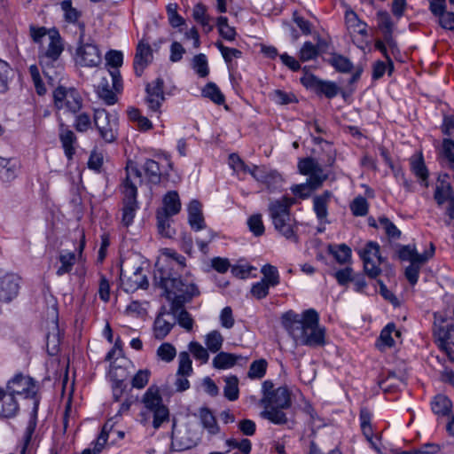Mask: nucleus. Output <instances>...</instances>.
I'll return each mask as SVG.
<instances>
[{
  "instance_id": "nucleus-1",
  "label": "nucleus",
  "mask_w": 454,
  "mask_h": 454,
  "mask_svg": "<svg viewBox=\"0 0 454 454\" xmlns=\"http://www.w3.org/2000/svg\"><path fill=\"white\" fill-rule=\"evenodd\" d=\"M281 320L283 327L296 346L315 348L325 345V328L320 325L316 309H306L301 315L289 310L283 314Z\"/></svg>"
},
{
  "instance_id": "nucleus-2",
  "label": "nucleus",
  "mask_w": 454,
  "mask_h": 454,
  "mask_svg": "<svg viewBox=\"0 0 454 454\" xmlns=\"http://www.w3.org/2000/svg\"><path fill=\"white\" fill-rule=\"evenodd\" d=\"M166 292H164L166 298L170 301L168 313L171 314L173 319H176V324L184 328L186 331H191L193 326V319L191 314L184 309V304L191 301L193 297L200 294V291L194 283L167 282L164 284Z\"/></svg>"
},
{
  "instance_id": "nucleus-3",
  "label": "nucleus",
  "mask_w": 454,
  "mask_h": 454,
  "mask_svg": "<svg viewBox=\"0 0 454 454\" xmlns=\"http://www.w3.org/2000/svg\"><path fill=\"white\" fill-rule=\"evenodd\" d=\"M6 390L14 397L16 395H24L25 398L34 399V407L25 431L23 438L24 444L20 450V454H25L37 424V411L39 405V400L35 398L37 386L33 378L25 376L22 373H18L8 381Z\"/></svg>"
},
{
  "instance_id": "nucleus-4",
  "label": "nucleus",
  "mask_w": 454,
  "mask_h": 454,
  "mask_svg": "<svg viewBox=\"0 0 454 454\" xmlns=\"http://www.w3.org/2000/svg\"><path fill=\"white\" fill-rule=\"evenodd\" d=\"M294 201L293 198L283 196L279 200H271L268 211L274 229L286 239L297 243V222L290 213V207Z\"/></svg>"
},
{
  "instance_id": "nucleus-5",
  "label": "nucleus",
  "mask_w": 454,
  "mask_h": 454,
  "mask_svg": "<svg viewBox=\"0 0 454 454\" xmlns=\"http://www.w3.org/2000/svg\"><path fill=\"white\" fill-rule=\"evenodd\" d=\"M185 266V258L176 253L172 254L171 260L166 262L162 265L157 263L156 270L154 271V281L160 288L166 292L165 283L167 282H177L180 281L184 283H193L188 278H183L180 277L179 270H182Z\"/></svg>"
},
{
  "instance_id": "nucleus-6",
  "label": "nucleus",
  "mask_w": 454,
  "mask_h": 454,
  "mask_svg": "<svg viewBox=\"0 0 454 454\" xmlns=\"http://www.w3.org/2000/svg\"><path fill=\"white\" fill-rule=\"evenodd\" d=\"M50 43L44 52L39 55V64L43 68V73L50 82H53L58 72L53 69V65L57 62L64 51L61 37L57 31L49 35Z\"/></svg>"
},
{
  "instance_id": "nucleus-7",
  "label": "nucleus",
  "mask_w": 454,
  "mask_h": 454,
  "mask_svg": "<svg viewBox=\"0 0 454 454\" xmlns=\"http://www.w3.org/2000/svg\"><path fill=\"white\" fill-rule=\"evenodd\" d=\"M53 102L58 110L76 114L82 108L83 101L76 89L59 85L53 91Z\"/></svg>"
},
{
  "instance_id": "nucleus-8",
  "label": "nucleus",
  "mask_w": 454,
  "mask_h": 454,
  "mask_svg": "<svg viewBox=\"0 0 454 454\" xmlns=\"http://www.w3.org/2000/svg\"><path fill=\"white\" fill-rule=\"evenodd\" d=\"M93 122L100 137L106 143H114L118 137L119 119L103 108L94 110Z\"/></svg>"
},
{
  "instance_id": "nucleus-9",
  "label": "nucleus",
  "mask_w": 454,
  "mask_h": 454,
  "mask_svg": "<svg viewBox=\"0 0 454 454\" xmlns=\"http://www.w3.org/2000/svg\"><path fill=\"white\" fill-rule=\"evenodd\" d=\"M359 256L364 263V270L371 278H376L381 273L380 265L383 258L380 254V245L375 241H369L365 247L359 250Z\"/></svg>"
},
{
  "instance_id": "nucleus-10",
  "label": "nucleus",
  "mask_w": 454,
  "mask_h": 454,
  "mask_svg": "<svg viewBox=\"0 0 454 454\" xmlns=\"http://www.w3.org/2000/svg\"><path fill=\"white\" fill-rule=\"evenodd\" d=\"M298 168L302 175L309 176L306 183L312 191L318 189L328 178L322 166L311 157L301 159L298 162Z\"/></svg>"
},
{
  "instance_id": "nucleus-11",
  "label": "nucleus",
  "mask_w": 454,
  "mask_h": 454,
  "mask_svg": "<svg viewBox=\"0 0 454 454\" xmlns=\"http://www.w3.org/2000/svg\"><path fill=\"white\" fill-rule=\"evenodd\" d=\"M301 82L317 94H323L328 98L336 97L339 92V88L333 82L323 81L314 74H305L301 78Z\"/></svg>"
},
{
  "instance_id": "nucleus-12",
  "label": "nucleus",
  "mask_w": 454,
  "mask_h": 454,
  "mask_svg": "<svg viewBox=\"0 0 454 454\" xmlns=\"http://www.w3.org/2000/svg\"><path fill=\"white\" fill-rule=\"evenodd\" d=\"M82 35L80 36V45L76 50L78 63L84 67H98L102 60L101 53L98 46L90 43H82Z\"/></svg>"
},
{
  "instance_id": "nucleus-13",
  "label": "nucleus",
  "mask_w": 454,
  "mask_h": 454,
  "mask_svg": "<svg viewBox=\"0 0 454 454\" xmlns=\"http://www.w3.org/2000/svg\"><path fill=\"white\" fill-rule=\"evenodd\" d=\"M327 62L339 73L348 74L355 69L348 80L350 84L356 82L363 73L362 67H355L349 59L339 53H332Z\"/></svg>"
},
{
  "instance_id": "nucleus-14",
  "label": "nucleus",
  "mask_w": 454,
  "mask_h": 454,
  "mask_svg": "<svg viewBox=\"0 0 454 454\" xmlns=\"http://www.w3.org/2000/svg\"><path fill=\"white\" fill-rule=\"evenodd\" d=\"M126 176L122 182L123 194L130 195L134 192V195L137 196V185L143 184L142 172L137 166V164L129 160L125 168Z\"/></svg>"
},
{
  "instance_id": "nucleus-15",
  "label": "nucleus",
  "mask_w": 454,
  "mask_h": 454,
  "mask_svg": "<svg viewBox=\"0 0 454 454\" xmlns=\"http://www.w3.org/2000/svg\"><path fill=\"white\" fill-rule=\"evenodd\" d=\"M20 290V279L14 274H5L0 277V303L11 302L15 299Z\"/></svg>"
},
{
  "instance_id": "nucleus-16",
  "label": "nucleus",
  "mask_w": 454,
  "mask_h": 454,
  "mask_svg": "<svg viewBox=\"0 0 454 454\" xmlns=\"http://www.w3.org/2000/svg\"><path fill=\"white\" fill-rule=\"evenodd\" d=\"M120 280L121 286L126 293H133L137 289H146L149 286L147 277L143 274V268L137 267L133 274L126 277L121 270Z\"/></svg>"
},
{
  "instance_id": "nucleus-17",
  "label": "nucleus",
  "mask_w": 454,
  "mask_h": 454,
  "mask_svg": "<svg viewBox=\"0 0 454 454\" xmlns=\"http://www.w3.org/2000/svg\"><path fill=\"white\" fill-rule=\"evenodd\" d=\"M435 247L433 243H430L429 250H426L422 254H419L414 245H403L400 246L398 256L402 261H408L411 263L414 262H427L434 254Z\"/></svg>"
},
{
  "instance_id": "nucleus-18",
  "label": "nucleus",
  "mask_w": 454,
  "mask_h": 454,
  "mask_svg": "<svg viewBox=\"0 0 454 454\" xmlns=\"http://www.w3.org/2000/svg\"><path fill=\"white\" fill-rule=\"evenodd\" d=\"M260 403L265 408L277 407L288 409L291 404V394L286 387H279L267 398H262Z\"/></svg>"
},
{
  "instance_id": "nucleus-19",
  "label": "nucleus",
  "mask_w": 454,
  "mask_h": 454,
  "mask_svg": "<svg viewBox=\"0 0 454 454\" xmlns=\"http://www.w3.org/2000/svg\"><path fill=\"white\" fill-rule=\"evenodd\" d=\"M253 177L256 181L264 184L271 192L279 189L283 182L282 176L278 171L269 169L266 167L263 168H254Z\"/></svg>"
},
{
  "instance_id": "nucleus-20",
  "label": "nucleus",
  "mask_w": 454,
  "mask_h": 454,
  "mask_svg": "<svg viewBox=\"0 0 454 454\" xmlns=\"http://www.w3.org/2000/svg\"><path fill=\"white\" fill-rule=\"evenodd\" d=\"M153 59V51L148 43H145L140 41L137 46L134 57L133 67L137 76H141L145 68Z\"/></svg>"
},
{
  "instance_id": "nucleus-21",
  "label": "nucleus",
  "mask_w": 454,
  "mask_h": 454,
  "mask_svg": "<svg viewBox=\"0 0 454 454\" xmlns=\"http://www.w3.org/2000/svg\"><path fill=\"white\" fill-rule=\"evenodd\" d=\"M434 334L436 335L439 348L446 353L450 360L453 361V351L450 346H454V325L446 327L440 326L434 330Z\"/></svg>"
},
{
  "instance_id": "nucleus-22",
  "label": "nucleus",
  "mask_w": 454,
  "mask_h": 454,
  "mask_svg": "<svg viewBox=\"0 0 454 454\" xmlns=\"http://www.w3.org/2000/svg\"><path fill=\"white\" fill-rule=\"evenodd\" d=\"M164 316H171L166 307H161L153 323L154 337L158 340H163L176 325V319L168 321Z\"/></svg>"
},
{
  "instance_id": "nucleus-23",
  "label": "nucleus",
  "mask_w": 454,
  "mask_h": 454,
  "mask_svg": "<svg viewBox=\"0 0 454 454\" xmlns=\"http://www.w3.org/2000/svg\"><path fill=\"white\" fill-rule=\"evenodd\" d=\"M20 164L16 158L0 156V179L4 183L14 180L20 171Z\"/></svg>"
},
{
  "instance_id": "nucleus-24",
  "label": "nucleus",
  "mask_w": 454,
  "mask_h": 454,
  "mask_svg": "<svg viewBox=\"0 0 454 454\" xmlns=\"http://www.w3.org/2000/svg\"><path fill=\"white\" fill-rule=\"evenodd\" d=\"M123 195L121 223L123 226L129 227L133 223L137 210L138 209L137 196L134 195V192H131L130 195Z\"/></svg>"
},
{
  "instance_id": "nucleus-25",
  "label": "nucleus",
  "mask_w": 454,
  "mask_h": 454,
  "mask_svg": "<svg viewBox=\"0 0 454 454\" xmlns=\"http://www.w3.org/2000/svg\"><path fill=\"white\" fill-rule=\"evenodd\" d=\"M434 200L438 207H442L444 204L454 200V191L451 184L438 177L437 184L434 192Z\"/></svg>"
},
{
  "instance_id": "nucleus-26",
  "label": "nucleus",
  "mask_w": 454,
  "mask_h": 454,
  "mask_svg": "<svg viewBox=\"0 0 454 454\" xmlns=\"http://www.w3.org/2000/svg\"><path fill=\"white\" fill-rule=\"evenodd\" d=\"M162 203L163 207L158 209L157 212H164L166 215L173 216L181 210V201L176 191L168 192L163 197Z\"/></svg>"
},
{
  "instance_id": "nucleus-27",
  "label": "nucleus",
  "mask_w": 454,
  "mask_h": 454,
  "mask_svg": "<svg viewBox=\"0 0 454 454\" xmlns=\"http://www.w3.org/2000/svg\"><path fill=\"white\" fill-rule=\"evenodd\" d=\"M0 417H14L19 411V404L16 398L7 390L3 389V396H0Z\"/></svg>"
},
{
  "instance_id": "nucleus-28",
  "label": "nucleus",
  "mask_w": 454,
  "mask_h": 454,
  "mask_svg": "<svg viewBox=\"0 0 454 454\" xmlns=\"http://www.w3.org/2000/svg\"><path fill=\"white\" fill-rule=\"evenodd\" d=\"M331 197L332 192L329 191H325L322 194L317 195L313 199V209L320 222H323L327 217L328 203Z\"/></svg>"
},
{
  "instance_id": "nucleus-29",
  "label": "nucleus",
  "mask_w": 454,
  "mask_h": 454,
  "mask_svg": "<svg viewBox=\"0 0 454 454\" xmlns=\"http://www.w3.org/2000/svg\"><path fill=\"white\" fill-rule=\"evenodd\" d=\"M200 423L210 435H215L220 432V427L213 412L207 407L199 410Z\"/></svg>"
},
{
  "instance_id": "nucleus-30",
  "label": "nucleus",
  "mask_w": 454,
  "mask_h": 454,
  "mask_svg": "<svg viewBox=\"0 0 454 454\" xmlns=\"http://www.w3.org/2000/svg\"><path fill=\"white\" fill-rule=\"evenodd\" d=\"M433 412L438 416H449L452 412V402L444 395H437L431 402Z\"/></svg>"
},
{
  "instance_id": "nucleus-31",
  "label": "nucleus",
  "mask_w": 454,
  "mask_h": 454,
  "mask_svg": "<svg viewBox=\"0 0 454 454\" xmlns=\"http://www.w3.org/2000/svg\"><path fill=\"white\" fill-rule=\"evenodd\" d=\"M192 17L196 22L202 26L206 33L212 31L214 27L212 25L213 19L207 13L206 5L201 3L195 4L192 9Z\"/></svg>"
},
{
  "instance_id": "nucleus-32",
  "label": "nucleus",
  "mask_w": 454,
  "mask_h": 454,
  "mask_svg": "<svg viewBox=\"0 0 454 454\" xmlns=\"http://www.w3.org/2000/svg\"><path fill=\"white\" fill-rule=\"evenodd\" d=\"M171 217L164 212L156 213L158 232L163 238L170 239L176 234L175 229L171 226Z\"/></svg>"
},
{
  "instance_id": "nucleus-33",
  "label": "nucleus",
  "mask_w": 454,
  "mask_h": 454,
  "mask_svg": "<svg viewBox=\"0 0 454 454\" xmlns=\"http://www.w3.org/2000/svg\"><path fill=\"white\" fill-rule=\"evenodd\" d=\"M142 168L149 183L153 184L160 183L161 171L157 161L152 159H146Z\"/></svg>"
},
{
  "instance_id": "nucleus-34",
  "label": "nucleus",
  "mask_w": 454,
  "mask_h": 454,
  "mask_svg": "<svg viewBox=\"0 0 454 454\" xmlns=\"http://www.w3.org/2000/svg\"><path fill=\"white\" fill-rule=\"evenodd\" d=\"M328 252L340 264H346L351 261L352 251L346 244L329 245Z\"/></svg>"
},
{
  "instance_id": "nucleus-35",
  "label": "nucleus",
  "mask_w": 454,
  "mask_h": 454,
  "mask_svg": "<svg viewBox=\"0 0 454 454\" xmlns=\"http://www.w3.org/2000/svg\"><path fill=\"white\" fill-rule=\"evenodd\" d=\"M241 356L220 352L213 359V366L216 369H228L233 367L241 359Z\"/></svg>"
},
{
  "instance_id": "nucleus-36",
  "label": "nucleus",
  "mask_w": 454,
  "mask_h": 454,
  "mask_svg": "<svg viewBox=\"0 0 454 454\" xmlns=\"http://www.w3.org/2000/svg\"><path fill=\"white\" fill-rule=\"evenodd\" d=\"M223 395L229 401H236L239 395V378L235 375L224 377Z\"/></svg>"
},
{
  "instance_id": "nucleus-37",
  "label": "nucleus",
  "mask_w": 454,
  "mask_h": 454,
  "mask_svg": "<svg viewBox=\"0 0 454 454\" xmlns=\"http://www.w3.org/2000/svg\"><path fill=\"white\" fill-rule=\"evenodd\" d=\"M283 410L284 409L277 407L264 408V411L261 412V417L275 425H284L287 423L288 419Z\"/></svg>"
},
{
  "instance_id": "nucleus-38",
  "label": "nucleus",
  "mask_w": 454,
  "mask_h": 454,
  "mask_svg": "<svg viewBox=\"0 0 454 454\" xmlns=\"http://www.w3.org/2000/svg\"><path fill=\"white\" fill-rule=\"evenodd\" d=\"M411 168L413 174L421 180V184L427 187L429 172L422 155L411 160Z\"/></svg>"
},
{
  "instance_id": "nucleus-39",
  "label": "nucleus",
  "mask_w": 454,
  "mask_h": 454,
  "mask_svg": "<svg viewBox=\"0 0 454 454\" xmlns=\"http://www.w3.org/2000/svg\"><path fill=\"white\" fill-rule=\"evenodd\" d=\"M262 274V281H264L270 287H275L280 283L279 272L276 266L265 264L261 269Z\"/></svg>"
},
{
  "instance_id": "nucleus-40",
  "label": "nucleus",
  "mask_w": 454,
  "mask_h": 454,
  "mask_svg": "<svg viewBox=\"0 0 454 454\" xmlns=\"http://www.w3.org/2000/svg\"><path fill=\"white\" fill-rule=\"evenodd\" d=\"M143 403L145 406L149 410L157 408L162 404V398L159 393V389L155 386H151L144 394Z\"/></svg>"
},
{
  "instance_id": "nucleus-41",
  "label": "nucleus",
  "mask_w": 454,
  "mask_h": 454,
  "mask_svg": "<svg viewBox=\"0 0 454 454\" xmlns=\"http://www.w3.org/2000/svg\"><path fill=\"white\" fill-rule=\"evenodd\" d=\"M59 139L68 160L73 158L74 148L73 146L76 140L74 133L70 129L62 130L59 134Z\"/></svg>"
},
{
  "instance_id": "nucleus-42",
  "label": "nucleus",
  "mask_w": 454,
  "mask_h": 454,
  "mask_svg": "<svg viewBox=\"0 0 454 454\" xmlns=\"http://www.w3.org/2000/svg\"><path fill=\"white\" fill-rule=\"evenodd\" d=\"M60 345V333L59 326L56 325L52 332H50L46 336V348L50 356H56L59 350Z\"/></svg>"
},
{
  "instance_id": "nucleus-43",
  "label": "nucleus",
  "mask_w": 454,
  "mask_h": 454,
  "mask_svg": "<svg viewBox=\"0 0 454 454\" xmlns=\"http://www.w3.org/2000/svg\"><path fill=\"white\" fill-rule=\"evenodd\" d=\"M378 27L382 32L383 35L393 34L395 29V23L392 21L390 14L384 10L377 12Z\"/></svg>"
},
{
  "instance_id": "nucleus-44",
  "label": "nucleus",
  "mask_w": 454,
  "mask_h": 454,
  "mask_svg": "<svg viewBox=\"0 0 454 454\" xmlns=\"http://www.w3.org/2000/svg\"><path fill=\"white\" fill-rule=\"evenodd\" d=\"M202 95L210 98L215 104L222 105L224 103L225 98L220 89L214 82H208L202 90Z\"/></svg>"
},
{
  "instance_id": "nucleus-45",
  "label": "nucleus",
  "mask_w": 454,
  "mask_h": 454,
  "mask_svg": "<svg viewBox=\"0 0 454 454\" xmlns=\"http://www.w3.org/2000/svg\"><path fill=\"white\" fill-rule=\"evenodd\" d=\"M223 342V338L220 332L214 330L208 333L205 338V344L207 346V350L212 353L218 352Z\"/></svg>"
},
{
  "instance_id": "nucleus-46",
  "label": "nucleus",
  "mask_w": 454,
  "mask_h": 454,
  "mask_svg": "<svg viewBox=\"0 0 454 454\" xmlns=\"http://www.w3.org/2000/svg\"><path fill=\"white\" fill-rule=\"evenodd\" d=\"M192 68L196 74L202 78H205L209 74V68L207 64V59L205 54L200 53L195 55L192 59Z\"/></svg>"
},
{
  "instance_id": "nucleus-47",
  "label": "nucleus",
  "mask_w": 454,
  "mask_h": 454,
  "mask_svg": "<svg viewBox=\"0 0 454 454\" xmlns=\"http://www.w3.org/2000/svg\"><path fill=\"white\" fill-rule=\"evenodd\" d=\"M98 94L107 105H114L116 100V95L109 88V83L106 78H102L98 87Z\"/></svg>"
},
{
  "instance_id": "nucleus-48",
  "label": "nucleus",
  "mask_w": 454,
  "mask_h": 454,
  "mask_svg": "<svg viewBox=\"0 0 454 454\" xmlns=\"http://www.w3.org/2000/svg\"><path fill=\"white\" fill-rule=\"evenodd\" d=\"M59 262L61 265L58 268L56 274L58 276H63L66 273H69L75 262V254L73 252L61 254L59 255Z\"/></svg>"
},
{
  "instance_id": "nucleus-49",
  "label": "nucleus",
  "mask_w": 454,
  "mask_h": 454,
  "mask_svg": "<svg viewBox=\"0 0 454 454\" xmlns=\"http://www.w3.org/2000/svg\"><path fill=\"white\" fill-rule=\"evenodd\" d=\"M369 204L361 195L356 197L350 203V210L355 216H364L368 214Z\"/></svg>"
},
{
  "instance_id": "nucleus-50",
  "label": "nucleus",
  "mask_w": 454,
  "mask_h": 454,
  "mask_svg": "<svg viewBox=\"0 0 454 454\" xmlns=\"http://www.w3.org/2000/svg\"><path fill=\"white\" fill-rule=\"evenodd\" d=\"M178 362L176 375L190 376L192 372V366L189 353L186 351L180 352Z\"/></svg>"
},
{
  "instance_id": "nucleus-51",
  "label": "nucleus",
  "mask_w": 454,
  "mask_h": 454,
  "mask_svg": "<svg viewBox=\"0 0 454 454\" xmlns=\"http://www.w3.org/2000/svg\"><path fill=\"white\" fill-rule=\"evenodd\" d=\"M247 226L249 231L255 236L260 237L263 235L265 227L262 222L261 214H254L248 217Z\"/></svg>"
},
{
  "instance_id": "nucleus-52",
  "label": "nucleus",
  "mask_w": 454,
  "mask_h": 454,
  "mask_svg": "<svg viewBox=\"0 0 454 454\" xmlns=\"http://www.w3.org/2000/svg\"><path fill=\"white\" fill-rule=\"evenodd\" d=\"M109 375L112 382H116L118 384L124 383L126 379L129 376V372L126 370L124 365L116 364L115 363H112L110 365Z\"/></svg>"
},
{
  "instance_id": "nucleus-53",
  "label": "nucleus",
  "mask_w": 454,
  "mask_h": 454,
  "mask_svg": "<svg viewBox=\"0 0 454 454\" xmlns=\"http://www.w3.org/2000/svg\"><path fill=\"white\" fill-rule=\"evenodd\" d=\"M215 44L220 51L227 64L231 63L233 59H239L242 57V51L238 49L227 47L220 41L216 42Z\"/></svg>"
},
{
  "instance_id": "nucleus-54",
  "label": "nucleus",
  "mask_w": 454,
  "mask_h": 454,
  "mask_svg": "<svg viewBox=\"0 0 454 454\" xmlns=\"http://www.w3.org/2000/svg\"><path fill=\"white\" fill-rule=\"evenodd\" d=\"M266 369L267 362L265 359L255 360L251 364L247 375L250 379H261L265 375Z\"/></svg>"
},
{
  "instance_id": "nucleus-55",
  "label": "nucleus",
  "mask_w": 454,
  "mask_h": 454,
  "mask_svg": "<svg viewBox=\"0 0 454 454\" xmlns=\"http://www.w3.org/2000/svg\"><path fill=\"white\" fill-rule=\"evenodd\" d=\"M393 333H395L397 337L401 335L400 332L395 329V325L393 323L387 324L381 331L380 339L385 346L390 348L395 345V340L392 337Z\"/></svg>"
},
{
  "instance_id": "nucleus-56",
  "label": "nucleus",
  "mask_w": 454,
  "mask_h": 454,
  "mask_svg": "<svg viewBox=\"0 0 454 454\" xmlns=\"http://www.w3.org/2000/svg\"><path fill=\"white\" fill-rule=\"evenodd\" d=\"M61 10L64 12L65 20L69 23H74L78 20L81 13L72 6L71 0H64L60 4Z\"/></svg>"
},
{
  "instance_id": "nucleus-57",
  "label": "nucleus",
  "mask_w": 454,
  "mask_h": 454,
  "mask_svg": "<svg viewBox=\"0 0 454 454\" xmlns=\"http://www.w3.org/2000/svg\"><path fill=\"white\" fill-rule=\"evenodd\" d=\"M379 223L384 229L388 238L397 239L401 237L400 230L387 217L380 216Z\"/></svg>"
},
{
  "instance_id": "nucleus-58",
  "label": "nucleus",
  "mask_w": 454,
  "mask_h": 454,
  "mask_svg": "<svg viewBox=\"0 0 454 454\" xmlns=\"http://www.w3.org/2000/svg\"><path fill=\"white\" fill-rule=\"evenodd\" d=\"M318 55V49L311 42H305L300 50L299 58L301 61L315 59Z\"/></svg>"
},
{
  "instance_id": "nucleus-59",
  "label": "nucleus",
  "mask_w": 454,
  "mask_h": 454,
  "mask_svg": "<svg viewBox=\"0 0 454 454\" xmlns=\"http://www.w3.org/2000/svg\"><path fill=\"white\" fill-rule=\"evenodd\" d=\"M189 351L193 355L195 359L200 360L202 364L207 363L209 354L207 349L205 348L200 343L197 341L190 342Z\"/></svg>"
},
{
  "instance_id": "nucleus-60",
  "label": "nucleus",
  "mask_w": 454,
  "mask_h": 454,
  "mask_svg": "<svg viewBox=\"0 0 454 454\" xmlns=\"http://www.w3.org/2000/svg\"><path fill=\"white\" fill-rule=\"evenodd\" d=\"M12 69L9 64L0 59V93H5L9 90V78Z\"/></svg>"
},
{
  "instance_id": "nucleus-61",
  "label": "nucleus",
  "mask_w": 454,
  "mask_h": 454,
  "mask_svg": "<svg viewBox=\"0 0 454 454\" xmlns=\"http://www.w3.org/2000/svg\"><path fill=\"white\" fill-rule=\"evenodd\" d=\"M176 355V348L168 343H162L157 349V356L164 362H171Z\"/></svg>"
},
{
  "instance_id": "nucleus-62",
  "label": "nucleus",
  "mask_w": 454,
  "mask_h": 454,
  "mask_svg": "<svg viewBox=\"0 0 454 454\" xmlns=\"http://www.w3.org/2000/svg\"><path fill=\"white\" fill-rule=\"evenodd\" d=\"M151 372L148 369L139 370L131 379V386L134 388L142 389L149 381Z\"/></svg>"
},
{
  "instance_id": "nucleus-63",
  "label": "nucleus",
  "mask_w": 454,
  "mask_h": 454,
  "mask_svg": "<svg viewBox=\"0 0 454 454\" xmlns=\"http://www.w3.org/2000/svg\"><path fill=\"white\" fill-rule=\"evenodd\" d=\"M92 126L90 116L86 113H82L76 115L74 127L78 132H86Z\"/></svg>"
},
{
  "instance_id": "nucleus-64",
  "label": "nucleus",
  "mask_w": 454,
  "mask_h": 454,
  "mask_svg": "<svg viewBox=\"0 0 454 454\" xmlns=\"http://www.w3.org/2000/svg\"><path fill=\"white\" fill-rule=\"evenodd\" d=\"M442 153L448 160L449 167L454 168V141L451 138H444L442 140Z\"/></svg>"
}]
</instances>
